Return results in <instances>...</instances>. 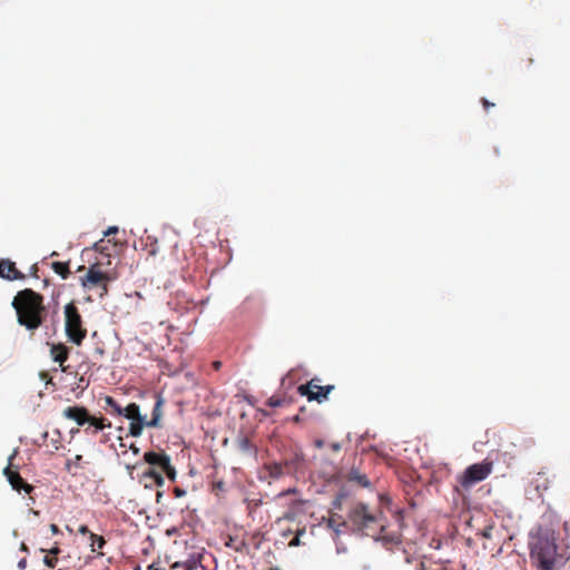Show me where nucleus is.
<instances>
[{
  "label": "nucleus",
  "instance_id": "1",
  "mask_svg": "<svg viewBox=\"0 0 570 570\" xmlns=\"http://www.w3.org/2000/svg\"><path fill=\"white\" fill-rule=\"evenodd\" d=\"M11 305L16 311L18 324L29 332H35L46 321L45 297L31 288L19 291Z\"/></svg>",
  "mask_w": 570,
  "mask_h": 570
},
{
  "label": "nucleus",
  "instance_id": "2",
  "mask_svg": "<svg viewBox=\"0 0 570 570\" xmlns=\"http://www.w3.org/2000/svg\"><path fill=\"white\" fill-rule=\"evenodd\" d=\"M530 557L541 570H553L564 563L557 553L556 538L549 530H540L529 542Z\"/></svg>",
  "mask_w": 570,
  "mask_h": 570
},
{
  "label": "nucleus",
  "instance_id": "3",
  "mask_svg": "<svg viewBox=\"0 0 570 570\" xmlns=\"http://www.w3.org/2000/svg\"><path fill=\"white\" fill-rule=\"evenodd\" d=\"M382 512H373L364 503H356L350 511V521L357 527L358 530L365 531L370 535V530L384 531V525L381 522Z\"/></svg>",
  "mask_w": 570,
  "mask_h": 570
},
{
  "label": "nucleus",
  "instance_id": "4",
  "mask_svg": "<svg viewBox=\"0 0 570 570\" xmlns=\"http://www.w3.org/2000/svg\"><path fill=\"white\" fill-rule=\"evenodd\" d=\"M62 415L68 420L75 421L79 426L88 424L85 432L89 434H97L99 431L111 425L110 422L106 423L104 417L98 419L90 415L85 406H68L62 411Z\"/></svg>",
  "mask_w": 570,
  "mask_h": 570
},
{
  "label": "nucleus",
  "instance_id": "5",
  "mask_svg": "<svg viewBox=\"0 0 570 570\" xmlns=\"http://www.w3.org/2000/svg\"><path fill=\"white\" fill-rule=\"evenodd\" d=\"M65 332L68 340L80 346L87 336V328L83 326L82 317L73 302L65 306Z\"/></svg>",
  "mask_w": 570,
  "mask_h": 570
},
{
  "label": "nucleus",
  "instance_id": "6",
  "mask_svg": "<svg viewBox=\"0 0 570 570\" xmlns=\"http://www.w3.org/2000/svg\"><path fill=\"white\" fill-rule=\"evenodd\" d=\"M492 469L493 462L488 460L471 464L458 476V483L463 490L468 491L474 484L485 480L491 474Z\"/></svg>",
  "mask_w": 570,
  "mask_h": 570
},
{
  "label": "nucleus",
  "instance_id": "7",
  "mask_svg": "<svg viewBox=\"0 0 570 570\" xmlns=\"http://www.w3.org/2000/svg\"><path fill=\"white\" fill-rule=\"evenodd\" d=\"M114 279L115 276L108 272H102L100 264L97 263L88 268L85 277H81V285L87 289L99 288V297H104L108 293V283Z\"/></svg>",
  "mask_w": 570,
  "mask_h": 570
},
{
  "label": "nucleus",
  "instance_id": "8",
  "mask_svg": "<svg viewBox=\"0 0 570 570\" xmlns=\"http://www.w3.org/2000/svg\"><path fill=\"white\" fill-rule=\"evenodd\" d=\"M164 400L160 395L156 396V402L151 413V420L147 421L146 417L131 421L129 424V433L131 436H140L145 426L158 428L163 416Z\"/></svg>",
  "mask_w": 570,
  "mask_h": 570
},
{
  "label": "nucleus",
  "instance_id": "9",
  "mask_svg": "<svg viewBox=\"0 0 570 570\" xmlns=\"http://www.w3.org/2000/svg\"><path fill=\"white\" fill-rule=\"evenodd\" d=\"M318 382V379H312L306 384H301L297 391L302 396H306L308 401L322 403L327 400L328 394L334 390V385L322 386Z\"/></svg>",
  "mask_w": 570,
  "mask_h": 570
},
{
  "label": "nucleus",
  "instance_id": "10",
  "mask_svg": "<svg viewBox=\"0 0 570 570\" xmlns=\"http://www.w3.org/2000/svg\"><path fill=\"white\" fill-rule=\"evenodd\" d=\"M4 474L7 475L12 489H14L16 491L21 492V490H23L28 494H30L33 491L35 488L31 484L27 483L18 471H12L10 466H7L4 469Z\"/></svg>",
  "mask_w": 570,
  "mask_h": 570
},
{
  "label": "nucleus",
  "instance_id": "11",
  "mask_svg": "<svg viewBox=\"0 0 570 570\" xmlns=\"http://www.w3.org/2000/svg\"><path fill=\"white\" fill-rule=\"evenodd\" d=\"M0 276L8 281L23 279L24 275L17 269L10 259H0Z\"/></svg>",
  "mask_w": 570,
  "mask_h": 570
},
{
  "label": "nucleus",
  "instance_id": "12",
  "mask_svg": "<svg viewBox=\"0 0 570 570\" xmlns=\"http://www.w3.org/2000/svg\"><path fill=\"white\" fill-rule=\"evenodd\" d=\"M50 355L52 360L61 366L62 371H66L63 367V363L68 360L69 348L62 343L51 344L50 346Z\"/></svg>",
  "mask_w": 570,
  "mask_h": 570
},
{
  "label": "nucleus",
  "instance_id": "13",
  "mask_svg": "<svg viewBox=\"0 0 570 570\" xmlns=\"http://www.w3.org/2000/svg\"><path fill=\"white\" fill-rule=\"evenodd\" d=\"M144 460L148 464L159 466L163 470L165 465L168 466V461L170 460V458L164 452L158 453L154 451H148L144 454Z\"/></svg>",
  "mask_w": 570,
  "mask_h": 570
},
{
  "label": "nucleus",
  "instance_id": "14",
  "mask_svg": "<svg viewBox=\"0 0 570 570\" xmlns=\"http://www.w3.org/2000/svg\"><path fill=\"white\" fill-rule=\"evenodd\" d=\"M121 415L129 419L130 421L145 417L144 415H141L140 407L136 403H130L126 407H124Z\"/></svg>",
  "mask_w": 570,
  "mask_h": 570
},
{
  "label": "nucleus",
  "instance_id": "15",
  "mask_svg": "<svg viewBox=\"0 0 570 570\" xmlns=\"http://www.w3.org/2000/svg\"><path fill=\"white\" fill-rule=\"evenodd\" d=\"M144 249L147 252L148 256H156L159 252L158 240L154 236H147L144 240Z\"/></svg>",
  "mask_w": 570,
  "mask_h": 570
},
{
  "label": "nucleus",
  "instance_id": "16",
  "mask_svg": "<svg viewBox=\"0 0 570 570\" xmlns=\"http://www.w3.org/2000/svg\"><path fill=\"white\" fill-rule=\"evenodd\" d=\"M265 468L268 471L269 476L273 479H278L282 475L287 474L283 462H273L266 464Z\"/></svg>",
  "mask_w": 570,
  "mask_h": 570
},
{
  "label": "nucleus",
  "instance_id": "17",
  "mask_svg": "<svg viewBox=\"0 0 570 570\" xmlns=\"http://www.w3.org/2000/svg\"><path fill=\"white\" fill-rule=\"evenodd\" d=\"M238 450L245 454H256V448L247 436H240L237 440Z\"/></svg>",
  "mask_w": 570,
  "mask_h": 570
},
{
  "label": "nucleus",
  "instance_id": "18",
  "mask_svg": "<svg viewBox=\"0 0 570 570\" xmlns=\"http://www.w3.org/2000/svg\"><path fill=\"white\" fill-rule=\"evenodd\" d=\"M347 479H348V481L355 482L363 488H366L370 485V481H368L367 476L365 474L358 472L357 470H352L348 473Z\"/></svg>",
  "mask_w": 570,
  "mask_h": 570
},
{
  "label": "nucleus",
  "instance_id": "19",
  "mask_svg": "<svg viewBox=\"0 0 570 570\" xmlns=\"http://www.w3.org/2000/svg\"><path fill=\"white\" fill-rule=\"evenodd\" d=\"M302 462L303 458L299 454H295L291 460H285L283 463L286 469V473L291 474L295 472L302 465Z\"/></svg>",
  "mask_w": 570,
  "mask_h": 570
},
{
  "label": "nucleus",
  "instance_id": "20",
  "mask_svg": "<svg viewBox=\"0 0 570 570\" xmlns=\"http://www.w3.org/2000/svg\"><path fill=\"white\" fill-rule=\"evenodd\" d=\"M53 272L61 276L62 279H67L70 275L69 263L53 262L51 263Z\"/></svg>",
  "mask_w": 570,
  "mask_h": 570
},
{
  "label": "nucleus",
  "instance_id": "21",
  "mask_svg": "<svg viewBox=\"0 0 570 570\" xmlns=\"http://www.w3.org/2000/svg\"><path fill=\"white\" fill-rule=\"evenodd\" d=\"M82 455L77 454L73 459H69L66 462V471L72 475L77 474L78 469L81 468Z\"/></svg>",
  "mask_w": 570,
  "mask_h": 570
},
{
  "label": "nucleus",
  "instance_id": "22",
  "mask_svg": "<svg viewBox=\"0 0 570 570\" xmlns=\"http://www.w3.org/2000/svg\"><path fill=\"white\" fill-rule=\"evenodd\" d=\"M90 540H91V551L102 554V552H100V550L106 544V540L104 539V537L95 534V533H90Z\"/></svg>",
  "mask_w": 570,
  "mask_h": 570
},
{
  "label": "nucleus",
  "instance_id": "23",
  "mask_svg": "<svg viewBox=\"0 0 570 570\" xmlns=\"http://www.w3.org/2000/svg\"><path fill=\"white\" fill-rule=\"evenodd\" d=\"M144 475L146 478H149V479H153L154 482L156 483V485L158 487H163L164 484V478H163V474L158 471H156L154 468H149L145 473Z\"/></svg>",
  "mask_w": 570,
  "mask_h": 570
},
{
  "label": "nucleus",
  "instance_id": "24",
  "mask_svg": "<svg viewBox=\"0 0 570 570\" xmlns=\"http://www.w3.org/2000/svg\"><path fill=\"white\" fill-rule=\"evenodd\" d=\"M105 403L106 405L111 410V413L114 414H117V415H121L122 414V410L124 407H121L116 401L114 397L111 396H106L105 397Z\"/></svg>",
  "mask_w": 570,
  "mask_h": 570
},
{
  "label": "nucleus",
  "instance_id": "25",
  "mask_svg": "<svg viewBox=\"0 0 570 570\" xmlns=\"http://www.w3.org/2000/svg\"><path fill=\"white\" fill-rule=\"evenodd\" d=\"M199 561L196 559H188L184 562H175L173 568L183 567L185 570H195L198 566Z\"/></svg>",
  "mask_w": 570,
  "mask_h": 570
},
{
  "label": "nucleus",
  "instance_id": "26",
  "mask_svg": "<svg viewBox=\"0 0 570 570\" xmlns=\"http://www.w3.org/2000/svg\"><path fill=\"white\" fill-rule=\"evenodd\" d=\"M45 553H46V556L43 557V560H42L43 564L50 569H55L59 561L58 557L51 556L48 552H45Z\"/></svg>",
  "mask_w": 570,
  "mask_h": 570
},
{
  "label": "nucleus",
  "instance_id": "27",
  "mask_svg": "<svg viewBox=\"0 0 570 570\" xmlns=\"http://www.w3.org/2000/svg\"><path fill=\"white\" fill-rule=\"evenodd\" d=\"M284 402H285V400H284V399H281V397H278V396L273 395V396H271V397L267 400L266 404H267L268 406H271V407H278V406H282V405L284 404Z\"/></svg>",
  "mask_w": 570,
  "mask_h": 570
},
{
  "label": "nucleus",
  "instance_id": "28",
  "mask_svg": "<svg viewBox=\"0 0 570 570\" xmlns=\"http://www.w3.org/2000/svg\"><path fill=\"white\" fill-rule=\"evenodd\" d=\"M163 472L168 476V479H170L171 481H175L176 470L171 465L170 460L168 461V466L167 465L164 466Z\"/></svg>",
  "mask_w": 570,
  "mask_h": 570
},
{
  "label": "nucleus",
  "instance_id": "29",
  "mask_svg": "<svg viewBox=\"0 0 570 570\" xmlns=\"http://www.w3.org/2000/svg\"><path fill=\"white\" fill-rule=\"evenodd\" d=\"M381 539L384 542L392 543V544H400L401 543V535L400 534L382 535Z\"/></svg>",
  "mask_w": 570,
  "mask_h": 570
},
{
  "label": "nucleus",
  "instance_id": "30",
  "mask_svg": "<svg viewBox=\"0 0 570 570\" xmlns=\"http://www.w3.org/2000/svg\"><path fill=\"white\" fill-rule=\"evenodd\" d=\"M39 551L42 553L48 552L51 556L56 557H58L61 553V549L59 548L58 543H55V546L50 549L40 548Z\"/></svg>",
  "mask_w": 570,
  "mask_h": 570
},
{
  "label": "nucleus",
  "instance_id": "31",
  "mask_svg": "<svg viewBox=\"0 0 570 570\" xmlns=\"http://www.w3.org/2000/svg\"><path fill=\"white\" fill-rule=\"evenodd\" d=\"M305 533V529L297 530L295 537L289 541V547H298L301 544L299 537Z\"/></svg>",
  "mask_w": 570,
  "mask_h": 570
},
{
  "label": "nucleus",
  "instance_id": "32",
  "mask_svg": "<svg viewBox=\"0 0 570 570\" xmlns=\"http://www.w3.org/2000/svg\"><path fill=\"white\" fill-rule=\"evenodd\" d=\"M213 490L218 494V492L225 491V483L224 481L219 480L213 483Z\"/></svg>",
  "mask_w": 570,
  "mask_h": 570
},
{
  "label": "nucleus",
  "instance_id": "33",
  "mask_svg": "<svg viewBox=\"0 0 570 570\" xmlns=\"http://www.w3.org/2000/svg\"><path fill=\"white\" fill-rule=\"evenodd\" d=\"M118 233V227L117 226H110L108 227V229L104 233V236L105 237H108L110 235H115Z\"/></svg>",
  "mask_w": 570,
  "mask_h": 570
},
{
  "label": "nucleus",
  "instance_id": "34",
  "mask_svg": "<svg viewBox=\"0 0 570 570\" xmlns=\"http://www.w3.org/2000/svg\"><path fill=\"white\" fill-rule=\"evenodd\" d=\"M481 104L485 111H488L490 107L494 106V104L490 102L487 98H481Z\"/></svg>",
  "mask_w": 570,
  "mask_h": 570
},
{
  "label": "nucleus",
  "instance_id": "35",
  "mask_svg": "<svg viewBox=\"0 0 570 570\" xmlns=\"http://www.w3.org/2000/svg\"><path fill=\"white\" fill-rule=\"evenodd\" d=\"M94 248H95V250L102 253L105 249L104 239H100L97 243H95Z\"/></svg>",
  "mask_w": 570,
  "mask_h": 570
},
{
  "label": "nucleus",
  "instance_id": "36",
  "mask_svg": "<svg viewBox=\"0 0 570 570\" xmlns=\"http://www.w3.org/2000/svg\"><path fill=\"white\" fill-rule=\"evenodd\" d=\"M174 494L176 498H181L186 494V491L184 489L177 487L174 489Z\"/></svg>",
  "mask_w": 570,
  "mask_h": 570
},
{
  "label": "nucleus",
  "instance_id": "37",
  "mask_svg": "<svg viewBox=\"0 0 570 570\" xmlns=\"http://www.w3.org/2000/svg\"><path fill=\"white\" fill-rule=\"evenodd\" d=\"M78 532H79L80 534H83V535H85V534H89V535H90V533H91V532H90V530L88 529V527H87V525H85V524H81V525L79 527Z\"/></svg>",
  "mask_w": 570,
  "mask_h": 570
},
{
  "label": "nucleus",
  "instance_id": "38",
  "mask_svg": "<svg viewBox=\"0 0 570 570\" xmlns=\"http://www.w3.org/2000/svg\"><path fill=\"white\" fill-rule=\"evenodd\" d=\"M50 531L52 534H59L60 533V529L57 524L52 523L50 524Z\"/></svg>",
  "mask_w": 570,
  "mask_h": 570
},
{
  "label": "nucleus",
  "instance_id": "39",
  "mask_svg": "<svg viewBox=\"0 0 570 570\" xmlns=\"http://www.w3.org/2000/svg\"><path fill=\"white\" fill-rule=\"evenodd\" d=\"M18 568L20 570H24L27 568V559L26 558H22L19 562H18Z\"/></svg>",
  "mask_w": 570,
  "mask_h": 570
},
{
  "label": "nucleus",
  "instance_id": "40",
  "mask_svg": "<svg viewBox=\"0 0 570 570\" xmlns=\"http://www.w3.org/2000/svg\"><path fill=\"white\" fill-rule=\"evenodd\" d=\"M213 367H214V370L218 371L222 367V362L220 361H214L213 362Z\"/></svg>",
  "mask_w": 570,
  "mask_h": 570
},
{
  "label": "nucleus",
  "instance_id": "41",
  "mask_svg": "<svg viewBox=\"0 0 570 570\" xmlns=\"http://www.w3.org/2000/svg\"><path fill=\"white\" fill-rule=\"evenodd\" d=\"M491 530H492L491 528L485 529V530L483 531V533H482V534H483V537H484V538H490V537H491Z\"/></svg>",
  "mask_w": 570,
  "mask_h": 570
},
{
  "label": "nucleus",
  "instance_id": "42",
  "mask_svg": "<svg viewBox=\"0 0 570 570\" xmlns=\"http://www.w3.org/2000/svg\"><path fill=\"white\" fill-rule=\"evenodd\" d=\"M20 550L23 551V552H29V548H28V546L24 542H22L20 544Z\"/></svg>",
  "mask_w": 570,
  "mask_h": 570
},
{
  "label": "nucleus",
  "instance_id": "43",
  "mask_svg": "<svg viewBox=\"0 0 570 570\" xmlns=\"http://www.w3.org/2000/svg\"><path fill=\"white\" fill-rule=\"evenodd\" d=\"M315 446L316 448H323L324 446V441L323 440H316L315 441Z\"/></svg>",
  "mask_w": 570,
  "mask_h": 570
},
{
  "label": "nucleus",
  "instance_id": "44",
  "mask_svg": "<svg viewBox=\"0 0 570 570\" xmlns=\"http://www.w3.org/2000/svg\"><path fill=\"white\" fill-rule=\"evenodd\" d=\"M332 449H333V451H335V452L340 451V450H341V445H340V443H333V444H332Z\"/></svg>",
  "mask_w": 570,
  "mask_h": 570
},
{
  "label": "nucleus",
  "instance_id": "45",
  "mask_svg": "<svg viewBox=\"0 0 570 570\" xmlns=\"http://www.w3.org/2000/svg\"><path fill=\"white\" fill-rule=\"evenodd\" d=\"M129 448H130V450H132V452H134L135 454L139 453V449H138L135 444H130V446H129Z\"/></svg>",
  "mask_w": 570,
  "mask_h": 570
},
{
  "label": "nucleus",
  "instance_id": "46",
  "mask_svg": "<svg viewBox=\"0 0 570 570\" xmlns=\"http://www.w3.org/2000/svg\"><path fill=\"white\" fill-rule=\"evenodd\" d=\"M243 547H245V543L243 542L242 546L235 547L236 551H243Z\"/></svg>",
  "mask_w": 570,
  "mask_h": 570
},
{
  "label": "nucleus",
  "instance_id": "47",
  "mask_svg": "<svg viewBox=\"0 0 570 570\" xmlns=\"http://www.w3.org/2000/svg\"><path fill=\"white\" fill-rule=\"evenodd\" d=\"M37 272H38L37 266H33V267H32V273H33V275H35V276H37Z\"/></svg>",
  "mask_w": 570,
  "mask_h": 570
},
{
  "label": "nucleus",
  "instance_id": "48",
  "mask_svg": "<svg viewBox=\"0 0 570 570\" xmlns=\"http://www.w3.org/2000/svg\"><path fill=\"white\" fill-rule=\"evenodd\" d=\"M57 256H58V253H57V252H52V253L50 254V257H57Z\"/></svg>",
  "mask_w": 570,
  "mask_h": 570
},
{
  "label": "nucleus",
  "instance_id": "49",
  "mask_svg": "<svg viewBox=\"0 0 570 570\" xmlns=\"http://www.w3.org/2000/svg\"><path fill=\"white\" fill-rule=\"evenodd\" d=\"M83 381H85V379L81 376L79 380V386H81V384H83Z\"/></svg>",
  "mask_w": 570,
  "mask_h": 570
},
{
  "label": "nucleus",
  "instance_id": "50",
  "mask_svg": "<svg viewBox=\"0 0 570 570\" xmlns=\"http://www.w3.org/2000/svg\"><path fill=\"white\" fill-rule=\"evenodd\" d=\"M261 412H262V413H263V415H265V416L269 415V413H268V412H266V411H264V410H261Z\"/></svg>",
  "mask_w": 570,
  "mask_h": 570
},
{
  "label": "nucleus",
  "instance_id": "51",
  "mask_svg": "<svg viewBox=\"0 0 570 570\" xmlns=\"http://www.w3.org/2000/svg\"><path fill=\"white\" fill-rule=\"evenodd\" d=\"M420 570H428V569H425L424 563H421Z\"/></svg>",
  "mask_w": 570,
  "mask_h": 570
},
{
  "label": "nucleus",
  "instance_id": "52",
  "mask_svg": "<svg viewBox=\"0 0 570 570\" xmlns=\"http://www.w3.org/2000/svg\"><path fill=\"white\" fill-rule=\"evenodd\" d=\"M160 497H161V492H158L157 493V500H159Z\"/></svg>",
  "mask_w": 570,
  "mask_h": 570
},
{
  "label": "nucleus",
  "instance_id": "53",
  "mask_svg": "<svg viewBox=\"0 0 570 570\" xmlns=\"http://www.w3.org/2000/svg\"><path fill=\"white\" fill-rule=\"evenodd\" d=\"M271 570H279V569H277V568H274V569H271Z\"/></svg>",
  "mask_w": 570,
  "mask_h": 570
}]
</instances>
